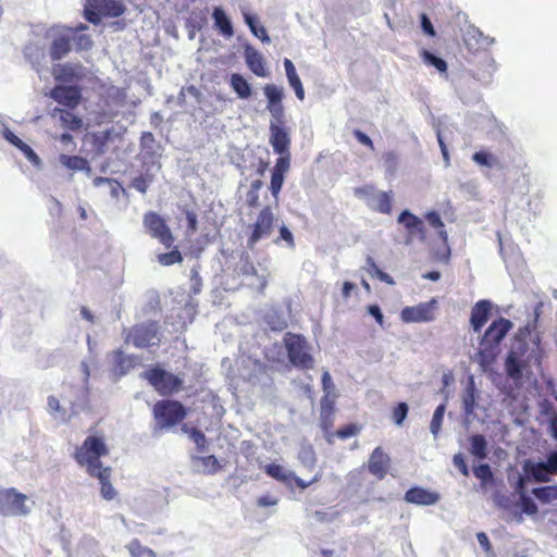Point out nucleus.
<instances>
[{
	"instance_id": "obj_1",
	"label": "nucleus",
	"mask_w": 557,
	"mask_h": 557,
	"mask_svg": "<svg viewBox=\"0 0 557 557\" xmlns=\"http://www.w3.org/2000/svg\"><path fill=\"white\" fill-rule=\"evenodd\" d=\"M109 454V448L103 436L89 435L83 444L76 448L74 459L81 467H85L87 473L97 478L100 482L101 496L106 500H112L116 496V491L110 482L111 468L102 467L101 457Z\"/></svg>"
},
{
	"instance_id": "obj_2",
	"label": "nucleus",
	"mask_w": 557,
	"mask_h": 557,
	"mask_svg": "<svg viewBox=\"0 0 557 557\" xmlns=\"http://www.w3.org/2000/svg\"><path fill=\"white\" fill-rule=\"evenodd\" d=\"M263 92L268 100L267 109L274 120L270 123V144L280 157L287 156L289 154L290 138L286 128L281 125L284 117L283 89L274 84H267L263 87Z\"/></svg>"
},
{
	"instance_id": "obj_3",
	"label": "nucleus",
	"mask_w": 557,
	"mask_h": 557,
	"mask_svg": "<svg viewBox=\"0 0 557 557\" xmlns=\"http://www.w3.org/2000/svg\"><path fill=\"white\" fill-rule=\"evenodd\" d=\"M513 324L506 318L494 320L484 332L478 350V360L484 368L492 366L500 352V343Z\"/></svg>"
},
{
	"instance_id": "obj_4",
	"label": "nucleus",
	"mask_w": 557,
	"mask_h": 557,
	"mask_svg": "<svg viewBox=\"0 0 557 557\" xmlns=\"http://www.w3.org/2000/svg\"><path fill=\"white\" fill-rule=\"evenodd\" d=\"M143 377L161 396H172L184 389V380L178 374H174L160 364L148 368Z\"/></svg>"
},
{
	"instance_id": "obj_5",
	"label": "nucleus",
	"mask_w": 557,
	"mask_h": 557,
	"mask_svg": "<svg viewBox=\"0 0 557 557\" xmlns=\"http://www.w3.org/2000/svg\"><path fill=\"white\" fill-rule=\"evenodd\" d=\"M284 346L290 363L298 369L309 370L314 366V359L310 354V345L301 334L287 332L283 337Z\"/></svg>"
},
{
	"instance_id": "obj_6",
	"label": "nucleus",
	"mask_w": 557,
	"mask_h": 557,
	"mask_svg": "<svg viewBox=\"0 0 557 557\" xmlns=\"http://www.w3.org/2000/svg\"><path fill=\"white\" fill-rule=\"evenodd\" d=\"M152 413L160 428L169 429L181 423L186 418L187 410L178 400L161 399L153 405Z\"/></svg>"
},
{
	"instance_id": "obj_7",
	"label": "nucleus",
	"mask_w": 557,
	"mask_h": 557,
	"mask_svg": "<svg viewBox=\"0 0 557 557\" xmlns=\"http://www.w3.org/2000/svg\"><path fill=\"white\" fill-rule=\"evenodd\" d=\"M125 342L140 349L158 346L161 342L159 322L150 320L133 325L125 336Z\"/></svg>"
},
{
	"instance_id": "obj_8",
	"label": "nucleus",
	"mask_w": 557,
	"mask_h": 557,
	"mask_svg": "<svg viewBox=\"0 0 557 557\" xmlns=\"http://www.w3.org/2000/svg\"><path fill=\"white\" fill-rule=\"evenodd\" d=\"M124 11L125 7L117 0H86L84 16L88 22L99 24L101 16L117 17Z\"/></svg>"
},
{
	"instance_id": "obj_9",
	"label": "nucleus",
	"mask_w": 557,
	"mask_h": 557,
	"mask_svg": "<svg viewBox=\"0 0 557 557\" xmlns=\"http://www.w3.org/2000/svg\"><path fill=\"white\" fill-rule=\"evenodd\" d=\"M143 224L150 237L157 239L166 249L174 244V236L166 221L157 212L148 211L144 214Z\"/></svg>"
},
{
	"instance_id": "obj_10",
	"label": "nucleus",
	"mask_w": 557,
	"mask_h": 557,
	"mask_svg": "<svg viewBox=\"0 0 557 557\" xmlns=\"http://www.w3.org/2000/svg\"><path fill=\"white\" fill-rule=\"evenodd\" d=\"M275 222V216L270 206L263 207L258 215L257 220L249 224L250 233L247 237V247L253 249V247L264 237L271 235Z\"/></svg>"
},
{
	"instance_id": "obj_11",
	"label": "nucleus",
	"mask_w": 557,
	"mask_h": 557,
	"mask_svg": "<svg viewBox=\"0 0 557 557\" xmlns=\"http://www.w3.org/2000/svg\"><path fill=\"white\" fill-rule=\"evenodd\" d=\"M27 496L15 488H0V513L2 516H26L29 509L26 506Z\"/></svg>"
},
{
	"instance_id": "obj_12",
	"label": "nucleus",
	"mask_w": 557,
	"mask_h": 557,
	"mask_svg": "<svg viewBox=\"0 0 557 557\" xmlns=\"http://www.w3.org/2000/svg\"><path fill=\"white\" fill-rule=\"evenodd\" d=\"M436 300L431 299L417 306H407L400 311V319L405 323L430 322L435 319Z\"/></svg>"
},
{
	"instance_id": "obj_13",
	"label": "nucleus",
	"mask_w": 557,
	"mask_h": 557,
	"mask_svg": "<svg viewBox=\"0 0 557 557\" xmlns=\"http://www.w3.org/2000/svg\"><path fill=\"white\" fill-rule=\"evenodd\" d=\"M51 98L66 109L74 110L82 100V90L75 85H57L51 89Z\"/></svg>"
},
{
	"instance_id": "obj_14",
	"label": "nucleus",
	"mask_w": 557,
	"mask_h": 557,
	"mask_svg": "<svg viewBox=\"0 0 557 557\" xmlns=\"http://www.w3.org/2000/svg\"><path fill=\"white\" fill-rule=\"evenodd\" d=\"M73 28H64L53 35L49 47V55L52 61L63 59L72 49Z\"/></svg>"
},
{
	"instance_id": "obj_15",
	"label": "nucleus",
	"mask_w": 557,
	"mask_h": 557,
	"mask_svg": "<svg viewBox=\"0 0 557 557\" xmlns=\"http://www.w3.org/2000/svg\"><path fill=\"white\" fill-rule=\"evenodd\" d=\"M290 168V156H283L276 159L274 166L271 170V181L269 189L275 200L278 199L282 190L285 175L288 173Z\"/></svg>"
},
{
	"instance_id": "obj_16",
	"label": "nucleus",
	"mask_w": 557,
	"mask_h": 557,
	"mask_svg": "<svg viewBox=\"0 0 557 557\" xmlns=\"http://www.w3.org/2000/svg\"><path fill=\"white\" fill-rule=\"evenodd\" d=\"M391 465L392 460L388 454L381 446H377L371 453L367 467L372 475L377 480H383L387 475Z\"/></svg>"
},
{
	"instance_id": "obj_17",
	"label": "nucleus",
	"mask_w": 557,
	"mask_h": 557,
	"mask_svg": "<svg viewBox=\"0 0 557 557\" xmlns=\"http://www.w3.org/2000/svg\"><path fill=\"white\" fill-rule=\"evenodd\" d=\"M52 75L57 82L74 83L83 77L82 65L72 63H58L52 66Z\"/></svg>"
},
{
	"instance_id": "obj_18",
	"label": "nucleus",
	"mask_w": 557,
	"mask_h": 557,
	"mask_svg": "<svg viewBox=\"0 0 557 557\" xmlns=\"http://www.w3.org/2000/svg\"><path fill=\"white\" fill-rule=\"evenodd\" d=\"M404 499L409 504L430 506L438 502L440 495L426 488L414 486L405 493Z\"/></svg>"
},
{
	"instance_id": "obj_19",
	"label": "nucleus",
	"mask_w": 557,
	"mask_h": 557,
	"mask_svg": "<svg viewBox=\"0 0 557 557\" xmlns=\"http://www.w3.org/2000/svg\"><path fill=\"white\" fill-rule=\"evenodd\" d=\"M492 310L490 300H479L471 309L470 323L474 332H481L484 324L487 322Z\"/></svg>"
},
{
	"instance_id": "obj_20",
	"label": "nucleus",
	"mask_w": 557,
	"mask_h": 557,
	"mask_svg": "<svg viewBox=\"0 0 557 557\" xmlns=\"http://www.w3.org/2000/svg\"><path fill=\"white\" fill-rule=\"evenodd\" d=\"M246 64L249 70L259 77H265V62L263 55L251 47H247L245 51Z\"/></svg>"
},
{
	"instance_id": "obj_21",
	"label": "nucleus",
	"mask_w": 557,
	"mask_h": 557,
	"mask_svg": "<svg viewBox=\"0 0 557 557\" xmlns=\"http://www.w3.org/2000/svg\"><path fill=\"white\" fill-rule=\"evenodd\" d=\"M522 468L523 473L536 482H548L550 480V473L544 462H533L528 459L524 461Z\"/></svg>"
},
{
	"instance_id": "obj_22",
	"label": "nucleus",
	"mask_w": 557,
	"mask_h": 557,
	"mask_svg": "<svg viewBox=\"0 0 557 557\" xmlns=\"http://www.w3.org/2000/svg\"><path fill=\"white\" fill-rule=\"evenodd\" d=\"M284 69L289 86L294 89L296 97L302 101L305 99V89L296 72L294 63L289 59L284 60Z\"/></svg>"
},
{
	"instance_id": "obj_23",
	"label": "nucleus",
	"mask_w": 557,
	"mask_h": 557,
	"mask_svg": "<svg viewBox=\"0 0 557 557\" xmlns=\"http://www.w3.org/2000/svg\"><path fill=\"white\" fill-rule=\"evenodd\" d=\"M398 222L401 223L410 234H419L421 237L425 235V227L417 215L405 210L398 216Z\"/></svg>"
},
{
	"instance_id": "obj_24",
	"label": "nucleus",
	"mask_w": 557,
	"mask_h": 557,
	"mask_svg": "<svg viewBox=\"0 0 557 557\" xmlns=\"http://www.w3.org/2000/svg\"><path fill=\"white\" fill-rule=\"evenodd\" d=\"M524 363L519 359L516 352L510 351L505 359L506 374L515 382L521 381L523 376Z\"/></svg>"
},
{
	"instance_id": "obj_25",
	"label": "nucleus",
	"mask_w": 557,
	"mask_h": 557,
	"mask_svg": "<svg viewBox=\"0 0 557 557\" xmlns=\"http://www.w3.org/2000/svg\"><path fill=\"white\" fill-rule=\"evenodd\" d=\"M54 116H59L61 125L69 131H78L83 126V120L70 109H54Z\"/></svg>"
},
{
	"instance_id": "obj_26",
	"label": "nucleus",
	"mask_w": 557,
	"mask_h": 557,
	"mask_svg": "<svg viewBox=\"0 0 557 557\" xmlns=\"http://www.w3.org/2000/svg\"><path fill=\"white\" fill-rule=\"evenodd\" d=\"M111 358L113 370L121 375L126 374L135 366L134 357L125 355L121 349L112 351Z\"/></svg>"
},
{
	"instance_id": "obj_27",
	"label": "nucleus",
	"mask_w": 557,
	"mask_h": 557,
	"mask_svg": "<svg viewBox=\"0 0 557 557\" xmlns=\"http://www.w3.org/2000/svg\"><path fill=\"white\" fill-rule=\"evenodd\" d=\"M112 139V129L99 131L89 134V143L97 154H103L109 141Z\"/></svg>"
},
{
	"instance_id": "obj_28",
	"label": "nucleus",
	"mask_w": 557,
	"mask_h": 557,
	"mask_svg": "<svg viewBox=\"0 0 557 557\" xmlns=\"http://www.w3.org/2000/svg\"><path fill=\"white\" fill-rule=\"evenodd\" d=\"M212 17L214 20V26L220 30V33L226 37L231 38L234 35V29L231 20L225 14L222 8H214Z\"/></svg>"
},
{
	"instance_id": "obj_29",
	"label": "nucleus",
	"mask_w": 557,
	"mask_h": 557,
	"mask_svg": "<svg viewBox=\"0 0 557 557\" xmlns=\"http://www.w3.org/2000/svg\"><path fill=\"white\" fill-rule=\"evenodd\" d=\"M60 163L69 170L72 171H85L87 173L91 172V168L89 162L79 156H69V154H60L59 157Z\"/></svg>"
},
{
	"instance_id": "obj_30",
	"label": "nucleus",
	"mask_w": 557,
	"mask_h": 557,
	"mask_svg": "<svg viewBox=\"0 0 557 557\" xmlns=\"http://www.w3.org/2000/svg\"><path fill=\"white\" fill-rule=\"evenodd\" d=\"M230 85L240 99H248L251 96V87L249 83L240 74L231 75Z\"/></svg>"
},
{
	"instance_id": "obj_31",
	"label": "nucleus",
	"mask_w": 557,
	"mask_h": 557,
	"mask_svg": "<svg viewBox=\"0 0 557 557\" xmlns=\"http://www.w3.org/2000/svg\"><path fill=\"white\" fill-rule=\"evenodd\" d=\"M263 186V182L258 178L251 182L249 189L245 195V203L248 208H257L260 206L259 191Z\"/></svg>"
},
{
	"instance_id": "obj_32",
	"label": "nucleus",
	"mask_w": 557,
	"mask_h": 557,
	"mask_svg": "<svg viewBox=\"0 0 557 557\" xmlns=\"http://www.w3.org/2000/svg\"><path fill=\"white\" fill-rule=\"evenodd\" d=\"M182 431L186 433L189 438L195 443L197 450L202 453L206 450L208 446V441L202 431L197 428H189L186 424L182 426Z\"/></svg>"
},
{
	"instance_id": "obj_33",
	"label": "nucleus",
	"mask_w": 557,
	"mask_h": 557,
	"mask_svg": "<svg viewBox=\"0 0 557 557\" xmlns=\"http://www.w3.org/2000/svg\"><path fill=\"white\" fill-rule=\"evenodd\" d=\"M244 20L248 25L250 32L256 37H258L262 42L269 44L271 41L267 29L264 28V26L258 24V21L255 16L248 13H244Z\"/></svg>"
},
{
	"instance_id": "obj_34",
	"label": "nucleus",
	"mask_w": 557,
	"mask_h": 557,
	"mask_svg": "<svg viewBox=\"0 0 557 557\" xmlns=\"http://www.w3.org/2000/svg\"><path fill=\"white\" fill-rule=\"evenodd\" d=\"M470 451L473 456L479 459H485L487 457V443L483 435L475 434L470 438Z\"/></svg>"
},
{
	"instance_id": "obj_35",
	"label": "nucleus",
	"mask_w": 557,
	"mask_h": 557,
	"mask_svg": "<svg viewBox=\"0 0 557 557\" xmlns=\"http://www.w3.org/2000/svg\"><path fill=\"white\" fill-rule=\"evenodd\" d=\"M425 219L429 224L437 230V235L444 244H447L448 234L445 230V225L441 219V215L436 211H430L425 214Z\"/></svg>"
},
{
	"instance_id": "obj_36",
	"label": "nucleus",
	"mask_w": 557,
	"mask_h": 557,
	"mask_svg": "<svg viewBox=\"0 0 557 557\" xmlns=\"http://www.w3.org/2000/svg\"><path fill=\"white\" fill-rule=\"evenodd\" d=\"M87 29V26L81 24L77 28H73V40L77 50H88L92 47V40L89 35L77 34L78 30Z\"/></svg>"
},
{
	"instance_id": "obj_37",
	"label": "nucleus",
	"mask_w": 557,
	"mask_h": 557,
	"mask_svg": "<svg viewBox=\"0 0 557 557\" xmlns=\"http://www.w3.org/2000/svg\"><path fill=\"white\" fill-rule=\"evenodd\" d=\"M264 472L278 482L287 483L290 481L292 472H286L284 468L276 463H269L264 467Z\"/></svg>"
},
{
	"instance_id": "obj_38",
	"label": "nucleus",
	"mask_w": 557,
	"mask_h": 557,
	"mask_svg": "<svg viewBox=\"0 0 557 557\" xmlns=\"http://www.w3.org/2000/svg\"><path fill=\"white\" fill-rule=\"evenodd\" d=\"M171 248V251L162 252L157 256L158 262L163 267H170L175 263H181L183 261V256L178 248L174 245Z\"/></svg>"
},
{
	"instance_id": "obj_39",
	"label": "nucleus",
	"mask_w": 557,
	"mask_h": 557,
	"mask_svg": "<svg viewBox=\"0 0 557 557\" xmlns=\"http://www.w3.org/2000/svg\"><path fill=\"white\" fill-rule=\"evenodd\" d=\"M532 494L542 503L547 504L557 499V485L533 488Z\"/></svg>"
},
{
	"instance_id": "obj_40",
	"label": "nucleus",
	"mask_w": 557,
	"mask_h": 557,
	"mask_svg": "<svg viewBox=\"0 0 557 557\" xmlns=\"http://www.w3.org/2000/svg\"><path fill=\"white\" fill-rule=\"evenodd\" d=\"M367 270L368 272L372 275V276H375L377 277L380 281L388 284V285H394L395 284V281L394 278L387 274L386 272L382 271L375 263L374 259L372 257H368L367 258Z\"/></svg>"
},
{
	"instance_id": "obj_41",
	"label": "nucleus",
	"mask_w": 557,
	"mask_h": 557,
	"mask_svg": "<svg viewBox=\"0 0 557 557\" xmlns=\"http://www.w3.org/2000/svg\"><path fill=\"white\" fill-rule=\"evenodd\" d=\"M420 55L425 64L434 66L438 72L445 73L447 71L446 61L443 60L442 58L434 55L429 50L423 49L420 52Z\"/></svg>"
},
{
	"instance_id": "obj_42",
	"label": "nucleus",
	"mask_w": 557,
	"mask_h": 557,
	"mask_svg": "<svg viewBox=\"0 0 557 557\" xmlns=\"http://www.w3.org/2000/svg\"><path fill=\"white\" fill-rule=\"evenodd\" d=\"M335 393L324 394L321 398V414L325 419H330L335 410Z\"/></svg>"
},
{
	"instance_id": "obj_43",
	"label": "nucleus",
	"mask_w": 557,
	"mask_h": 557,
	"mask_svg": "<svg viewBox=\"0 0 557 557\" xmlns=\"http://www.w3.org/2000/svg\"><path fill=\"white\" fill-rule=\"evenodd\" d=\"M472 160L476 164H479L481 166H486V168H492V166H495L498 164L497 158L494 154H492L485 150H480V151L474 152L472 156Z\"/></svg>"
},
{
	"instance_id": "obj_44",
	"label": "nucleus",
	"mask_w": 557,
	"mask_h": 557,
	"mask_svg": "<svg viewBox=\"0 0 557 557\" xmlns=\"http://www.w3.org/2000/svg\"><path fill=\"white\" fill-rule=\"evenodd\" d=\"M374 209L380 213L389 214L392 212V197L389 193L380 191L375 198Z\"/></svg>"
},
{
	"instance_id": "obj_45",
	"label": "nucleus",
	"mask_w": 557,
	"mask_h": 557,
	"mask_svg": "<svg viewBox=\"0 0 557 557\" xmlns=\"http://www.w3.org/2000/svg\"><path fill=\"white\" fill-rule=\"evenodd\" d=\"M445 410H446V405L441 404L440 406L436 407V409L433 413L431 424H430V430L434 436H437V434L441 431Z\"/></svg>"
},
{
	"instance_id": "obj_46",
	"label": "nucleus",
	"mask_w": 557,
	"mask_h": 557,
	"mask_svg": "<svg viewBox=\"0 0 557 557\" xmlns=\"http://www.w3.org/2000/svg\"><path fill=\"white\" fill-rule=\"evenodd\" d=\"M197 459L202 463L208 474H214L222 469L219 460L213 455L198 457Z\"/></svg>"
},
{
	"instance_id": "obj_47",
	"label": "nucleus",
	"mask_w": 557,
	"mask_h": 557,
	"mask_svg": "<svg viewBox=\"0 0 557 557\" xmlns=\"http://www.w3.org/2000/svg\"><path fill=\"white\" fill-rule=\"evenodd\" d=\"M473 474L481 481L482 484H486L493 480V472L487 463H482L474 467Z\"/></svg>"
},
{
	"instance_id": "obj_48",
	"label": "nucleus",
	"mask_w": 557,
	"mask_h": 557,
	"mask_svg": "<svg viewBox=\"0 0 557 557\" xmlns=\"http://www.w3.org/2000/svg\"><path fill=\"white\" fill-rule=\"evenodd\" d=\"M408 411H409V407L406 403H404V401L398 403L394 407L393 412H392L393 421L397 425H400L404 422V420L407 418Z\"/></svg>"
},
{
	"instance_id": "obj_49",
	"label": "nucleus",
	"mask_w": 557,
	"mask_h": 557,
	"mask_svg": "<svg viewBox=\"0 0 557 557\" xmlns=\"http://www.w3.org/2000/svg\"><path fill=\"white\" fill-rule=\"evenodd\" d=\"M152 182V175H139L135 177L132 183L131 187L135 188L141 194H146L149 187V184Z\"/></svg>"
},
{
	"instance_id": "obj_50",
	"label": "nucleus",
	"mask_w": 557,
	"mask_h": 557,
	"mask_svg": "<svg viewBox=\"0 0 557 557\" xmlns=\"http://www.w3.org/2000/svg\"><path fill=\"white\" fill-rule=\"evenodd\" d=\"M281 240H284L289 248L295 247V240H294L293 233L289 231V228L286 225L280 226V237H277L274 240V243L276 245H278Z\"/></svg>"
},
{
	"instance_id": "obj_51",
	"label": "nucleus",
	"mask_w": 557,
	"mask_h": 557,
	"mask_svg": "<svg viewBox=\"0 0 557 557\" xmlns=\"http://www.w3.org/2000/svg\"><path fill=\"white\" fill-rule=\"evenodd\" d=\"M358 433H359V428L356 424H347L343 428H339L335 434L337 437H339L342 440H346V438L357 435Z\"/></svg>"
},
{
	"instance_id": "obj_52",
	"label": "nucleus",
	"mask_w": 557,
	"mask_h": 557,
	"mask_svg": "<svg viewBox=\"0 0 557 557\" xmlns=\"http://www.w3.org/2000/svg\"><path fill=\"white\" fill-rule=\"evenodd\" d=\"M520 503L524 513L532 516L537 512L536 504L529 496H520Z\"/></svg>"
},
{
	"instance_id": "obj_53",
	"label": "nucleus",
	"mask_w": 557,
	"mask_h": 557,
	"mask_svg": "<svg viewBox=\"0 0 557 557\" xmlns=\"http://www.w3.org/2000/svg\"><path fill=\"white\" fill-rule=\"evenodd\" d=\"M187 221L188 234H195L198 230V218L197 214L191 210H184Z\"/></svg>"
},
{
	"instance_id": "obj_54",
	"label": "nucleus",
	"mask_w": 557,
	"mask_h": 557,
	"mask_svg": "<svg viewBox=\"0 0 557 557\" xmlns=\"http://www.w3.org/2000/svg\"><path fill=\"white\" fill-rule=\"evenodd\" d=\"M355 138L363 146L368 147L369 149L371 150H374V144L372 141V139L367 135L364 134L363 132H361L360 129H355L352 132Z\"/></svg>"
},
{
	"instance_id": "obj_55",
	"label": "nucleus",
	"mask_w": 557,
	"mask_h": 557,
	"mask_svg": "<svg viewBox=\"0 0 557 557\" xmlns=\"http://www.w3.org/2000/svg\"><path fill=\"white\" fill-rule=\"evenodd\" d=\"M240 273L246 276L257 275L258 271L248 256L245 257Z\"/></svg>"
},
{
	"instance_id": "obj_56",
	"label": "nucleus",
	"mask_w": 557,
	"mask_h": 557,
	"mask_svg": "<svg viewBox=\"0 0 557 557\" xmlns=\"http://www.w3.org/2000/svg\"><path fill=\"white\" fill-rule=\"evenodd\" d=\"M530 478L527 476L525 474H523V475L518 474L517 480L515 482V491H516L517 494H519V496L527 495L525 494V487H527V481Z\"/></svg>"
},
{
	"instance_id": "obj_57",
	"label": "nucleus",
	"mask_w": 557,
	"mask_h": 557,
	"mask_svg": "<svg viewBox=\"0 0 557 557\" xmlns=\"http://www.w3.org/2000/svg\"><path fill=\"white\" fill-rule=\"evenodd\" d=\"M320 479H321V475L319 473L315 474L312 478V480L309 481V482L304 481L302 479H300L299 476L295 475L294 473H292V478H290V480H293L295 482L296 486L301 488V490H305L308 486H310L311 484L317 483L318 481H320Z\"/></svg>"
},
{
	"instance_id": "obj_58",
	"label": "nucleus",
	"mask_w": 557,
	"mask_h": 557,
	"mask_svg": "<svg viewBox=\"0 0 557 557\" xmlns=\"http://www.w3.org/2000/svg\"><path fill=\"white\" fill-rule=\"evenodd\" d=\"M453 462L465 476L469 475L468 465L466 463L465 458L461 454L455 455L453 458Z\"/></svg>"
},
{
	"instance_id": "obj_59",
	"label": "nucleus",
	"mask_w": 557,
	"mask_h": 557,
	"mask_svg": "<svg viewBox=\"0 0 557 557\" xmlns=\"http://www.w3.org/2000/svg\"><path fill=\"white\" fill-rule=\"evenodd\" d=\"M420 18H421V27H422L423 32L431 37H434L435 29L433 27L432 22L428 17V15L425 13H422Z\"/></svg>"
},
{
	"instance_id": "obj_60",
	"label": "nucleus",
	"mask_w": 557,
	"mask_h": 557,
	"mask_svg": "<svg viewBox=\"0 0 557 557\" xmlns=\"http://www.w3.org/2000/svg\"><path fill=\"white\" fill-rule=\"evenodd\" d=\"M322 388L324 394L334 393V384L332 377L327 371H324L322 374Z\"/></svg>"
},
{
	"instance_id": "obj_61",
	"label": "nucleus",
	"mask_w": 557,
	"mask_h": 557,
	"mask_svg": "<svg viewBox=\"0 0 557 557\" xmlns=\"http://www.w3.org/2000/svg\"><path fill=\"white\" fill-rule=\"evenodd\" d=\"M368 312L375 319L377 324H380L381 326L383 325L384 315L377 305H370L368 307Z\"/></svg>"
},
{
	"instance_id": "obj_62",
	"label": "nucleus",
	"mask_w": 557,
	"mask_h": 557,
	"mask_svg": "<svg viewBox=\"0 0 557 557\" xmlns=\"http://www.w3.org/2000/svg\"><path fill=\"white\" fill-rule=\"evenodd\" d=\"M550 474L557 473V451H552L547 456V461L544 462Z\"/></svg>"
},
{
	"instance_id": "obj_63",
	"label": "nucleus",
	"mask_w": 557,
	"mask_h": 557,
	"mask_svg": "<svg viewBox=\"0 0 557 557\" xmlns=\"http://www.w3.org/2000/svg\"><path fill=\"white\" fill-rule=\"evenodd\" d=\"M4 138L12 144L14 147L20 148L23 145V140L17 137L13 132L10 129H5L3 133Z\"/></svg>"
},
{
	"instance_id": "obj_64",
	"label": "nucleus",
	"mask_w": 557,
	"mask_h": 557,
	"mask_svg": "<svg viewBox=\"0 0 557 557\" xmlns=\"http://www.w3.org/2000/svg\"><path fill=\"white\" fill-rule=\"evenodd\" d=\"M373 193H374V187L370 186V185H366V186L358 187L355 189V195L359 198H367L370 195H373Z\"/></svg>"
}]
</instances>
